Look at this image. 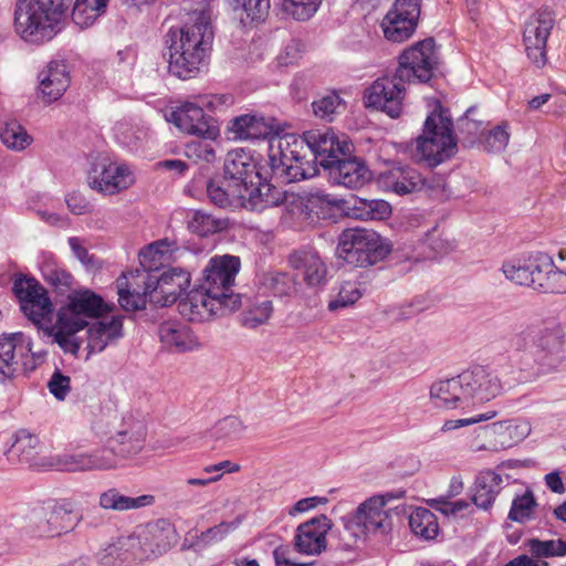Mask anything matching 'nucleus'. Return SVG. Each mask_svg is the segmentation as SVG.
Instances as JSON below:
<instances>
[{
  "label": "nucleus",
  "instance_id": "nucleus-39",
  "mask_svg": "<svg viewBox=\"0 0 566 566\" xmlns=\"http://www.w3.org/2000/svg\"><path fill=\"white\" fill-rule=\"evenodd\" d=\"M245 431L242 420L228 416L217 421L208 431V438L214 442V448L226 447L239 440Z\"/></svg>",
  "mask_w": 566,
  "mask_h": 566
},
{
  "label": "nucleus",
  "instance_id": "nucleus-4",
  "mask_svg": "<svg viewBox=\"0 0 566 566\" xmlns=\"http://www.w3.org/2000/svg\"><path fill=\"white\" fill-rule=\"evenodd\" d=\"M314 148L315 160L328 172L329 179L349 189H357L370 180V171L365 163L352 157L353 145L345 135L332 128L324 133L307 135Z\"/></svg>",
  "mask_w": 566,
  "mask_h": 566
},
{
  "label": "nucleus",
  "instance_id": "nucleus-50",
  "mask_svg": "<svg viewBox=\"0 0 566 566\" xmlns=\"http://www.w3.org/2000/svg\"><path fill=\"white\" fill-rule=\"evenodd\" d=\"M241 523L242 517L238 516L235 517V520L231 522H221L218 525L209 527L208 530L201 532V534L197 536L196 542L192 544V546L206 547L214 543L221 542L231 532L235 531Z\"/></svg>",
  "mask_w": 566,
  "mask_h": 566
},
{
  "label": "nucleus",
  "instance_id": "nucleus-20",
  "mask_svg": "<svg viewBox=\"0 0 566 566\" xmlns=\"http://www.w3.org/2000/svg\"><path fill=\"white\" fill-rule=\"evenodd\" d=\"M171 534V527H163L158 523L138 526L127 537V545L138 557H148L150 554L160 555L170 547Z\"/></svg>",
  "mask_w": 566,
  "mask_h": 566
},
{
  "label": "nucleus",
  "instance_id": "nucleus-64",
  "mask_svg": "<svg viewBox=\"0 0 566 566\" xmlns=\"http://www.w3.org/2000/svg\"><path fill=\"white\" fill-rule=\"evenodd\" d=\"M42 273L44 280L56 289L70 287L72 284V275L62 269L46 266Z\"/></svg>",
  "mask_w": 566,
  "mask_h": 566
},
{
  "label": "nucleus",
  "instance_id": "nucleus-63",
  "mask_svg": "<svg viewBox=\"0 0 566 566\" xmlns=\"http://www.w3.org/2000/svg\"><path fill=\"white\" fill-rule=\"evenodd\" d=\"M235 103L233 95L224 94H203L198 96L196 102H186L182 106H222Z\"/></svg>",
  "mask_w": 566,
  "mask_h": 566
},
{
  "label": "nucleus",
  "instance_id": "nucleus-56",
  "mask_svg": "<svg viewBox=\"0 0 566 566\" xmlns=\"http://www.w3.org/2000/svg\"><path fill=\"white\" fill-rule=\"evenodd\" d=\"M474 109L468 108L463 116L457 120V130L470 144L480 140L485 132L483 122L473 117Z\"/></svg>",
  "mask_w": 566,
  "mask_h": 566
},
{
  "label": "nucleus",
  "instance_id": "nucleus-61",
  "mask_svg": "<svg viewBox=\"0 0 566 566\" xmlns=\"http://www.w3.org/2000/svg\"><path fill=\"white\" fill-rule=\"evenodd\" d=\"M234 9H242L252 21L261 20L270 9V0H234Z\"/></svg>",
  "mask_w": 566,
  "mask_h": 566
},
{
  "label": "nucleus",
  "instance_id": "nucleus-35",
  "mask_svg": "<svg viewBox=\"0 0 566 566\" xmlns=\"http://www.w3.org/2000/svg\"><path fill=\"white\" fill-rule=\"evenodd\" d=\"M503 479L492 470L482 471L478 474L472 502L479 509L488 511L492 507L496 496L502 490Z\"/></svg>",
  "mask_w": 566,
  "mask_h": 566
},
{
  "label": "nucleus",
  "instance_id": "nucleus-5",
  "mask_svg": "<svg viewBox=\"0 0 566 566\" xmlns=\"http://www.w3.org/2000/svg\"><path fill=\"white\" fill-rule=\"evenodd\" d=\"M502 390L497 375L476 365L455 377L440 379L430 387V400L438 408L465 409L471 403L495 398Z\"/></svg>",
  "mask_w": 566,
  "mask_h": 566
},
{
  "label": "nucleus",
  "instance_id": "nucleus-19",
  "mask_svg": "<svg viewBox=\"0 0 566 566\" xmlns=\"http://www.w3.org/2000/svg\"><path fill=\"white\" fill-rule=\"evenodd\" d=\"M113 308V304H108L101 295L86 289L74 291L69 296V304L59 313L71 321L82 322L83 327H87L86 317H101Z\"/></svg>",
  "mask_w": 566,
  "mask_h": 566
},
{
  "label": "nucleus",
  "instance_id": "nucleus-7",
  "mask_svg": "<svg viewBox=\"0 0 566 566\" xmlns=\"http://www.w3.org/2000/svg\"><path fill=\"white\" fill-rule=\"evenodd\" d=\"M72 0H17L13 8V30L25 43L41 45L60 31Z\"/></svg>",
  "mask_w": 566,
  "mask_h": 566
},
{
  "label": "nucleus",
  "instance_id": "nucleus-17",
  "mask_svg": "<svg viewBox=\"0 0 566 566\" xmlns=\"http://www.w3.org/2000/svg\"><path fill=\"white\" fill-rule=\"evenodd\" d=\"M146 437L147 428L144 421L133 417L125 418L120 428L107 440L103 449L113 451L116 468L119 458H132L144 449Z\"/></svg>",
  "mask_w": 566,
  "mask_h": 566
},
{
  "label": "nucleus",
  "instance_id": "nucleus-59",
  "mask_svg": "<svg viewBox=\"0 0 566 566\" xmlns=\"http://www.w3.org/2000/svg\"><path fill=\"white\" fill-rule=\"evenodd\" d=\"M209 138L193 140L188 143L185 148V154L188 158L195 161L212 163L216 158V151Z\"/></svg>",
  "mask_w": 566,
  "mask_h": 566
},
{
  "label": "nucleus",
  "instance_id": "nucleus-41",
  "mask_svg": "<svg viewBox=\"0 0 566 566\" xmlns=\"http://www.w3.org/2000/svg\"><path fill=\"white\" fill-rule=\"evenodd\" d=\"M391 213V206L382 199L357 198L348 216L360 220H384Z\"/></svg>",
  "mask_w": 566,
  "mask_h": 566
},
{
  "label": "nucleus",
  "instance_id": "nucleus-52",
  "mask_svg": "<svg viewBox=\"0 0 566 566\" xmlns=\"http://www.w3.org/2000/svg\"><path fill=\"white\" fill-rule=\"evenodd\" d=\"M528 552L536 558H549L565 556V541L548 539L542 541L538 538H531L525 543Z\"/></svg>",
  "mask_w": 566,
  "mask_h": 566
},
{
  "label": "nucleus",
  "instance_id": "nucleus-10",
  "mask_svg": "<svg viewBox=\"0 0 566 566\" xmlns=\"http://www.w3.org/2000/svg\"><path fill=\"white\" fill-rule=\"evenodd\" d=\"M564 332L562 326L549 327L528 326L517 333L513 339L516 348H533V352L543 360L544 366L556 370L566 359L564 348Z\"/></svg>",
  "mask_w": 566,
  "mask_h": 566
},
{
  "label": "nucleus",
  "instance_id": "nucleus-54",
  "mask_svg": "<svg viewBox=\"0 0 566 566\" xmlns=\"http://www.w3.org/2000/svg\"><path fill=\"white\" fill-rule=\"evenodd\" d=\"M260 284L265 291L275 296H283L290 294L293 289V281L291 276L283 272H266L260 277Z\"/></svg>",
  "mask_w": 566,
  "mask_h": 566
},
{
  "label": "nucleus",
  "instance_id": "nucleus-38",
  "mask_svg": "<svg viewBox=\"0 0 566 566\" xmlns=\"http://www.w3.org/2000/svg\"><path fill=\"white\" fill-rule=\"evenodd\" d=\"M417 24V21L402 13L389 10L381 21V29L388 41L401 43L413 34Z\"/></svg>",
  "mask_w": 566,
  "mask_h": 566
},
{
  "label": "nucleus",
  "instance_id": "nucleus-8",
  "mask_svg": "<svg viewBox=\"0 0 566 566\" xmlns=\"http://www.w3.org/2000/svg\"><path fill=\"white\" fill-rule=\"evenodd\" d=\"M450 108H433L427 116L421 135L416 139L413 159L429 168L451 159L458 151Z\"/></svg>",
  "mask_w": 566,
  "mask_h": 566
},
{
  "label": "nucleus",
  "instance_id": "nucleus-49",
  "mask_svg": "<svg viewBox=\"0 0 566 566\" xmlns=\"http://www.w3.org/2000/svg\"><path fill=\"white\" fill-rule=\"evenodd\" d=\"M272 312L273 305L271 301H255L242 312L241 323L244 327L256 328L269 321Z\"/></svg>",
  "mask_w": 566,
  "mask_h": 566
},
{
  "label": "nucleus",
  "instance_id": "nucleus-47",
  "mask_svg": "<svg viewBox=\"0 0 566 566\" xmlns=\"http://www.w3.org/2000/svg\"><path fill=\"white\" fill-rule=\"evenodd\" d=\"M188 229L200 237H207L221 231L224 222L202 210H193L188 214Z\"/></svg>",
  "mask_w": 566,
  "mask_h": 566
},
{
  "label": "nucleus",
  "instance_id": "nucleus-55",
  "mask_svg": "<svg viewBox=\"0 0 566 566\" xmlns=\"http://www.w3.org/2000/svg\"><path fill=\"white\" fill-rule=\"evenodd\" d=\"M510 126L507 122H502L501 124L491 128L486 134H483V148L489 153H501L509 145L510 140Z\"/></svg>",
  "mask_w": 566,
  "mask_h": 566
},
{
  "label": "nucleus",
  "instance_id": "nucleus-25",
  "mask_svg": "<svg viewBox=\"0 0 566 566\" xmlns=\"http://www.w3.org/2000/svg\"><path fill=\"white\" fill-rule=\"evenodd\" d=\"M38 94L43 103L56 102L71 83L66 64L63 61H50L38 74Z\"/></svg>",
  "mask_w": 566,
  "mask_h": 566
},
{
  "label": "nucleus",
  "instance_id": "nucleus-11",
  "mask_svg": "<svg viewBox=\"0 0 566 566\" xmlns=\"http://www.w3.org/2000/svg\"><path fill=\"white\" fill-rule=\"evenodd\" d=\"M240 268L239 256L223 254L211 258L203 271L202 290H207V293H211L227 303L230 311H235L241 304L240 295L232 292Z\"/></svg>",
  "mask_w": 566,
  "mask_h": 566
},
{
  "label": "nucleus",
  "instance_id": "nucleus-27",
  "mask_svg": "<svg viewBox=\"0 0 566 566\" xmlns=\"http://www.w3.org/2000/svg\"><path fill=\"white\" fill-rule=\"evenodd\" d=\"M254 175L256 176L255 163L249 151L240 148L228 153L223 175L226 180L247 193Z\"/></svg>",
  "mask_w": 566,
  "mask_h": 566
},
{
  "label": "nucleus",
  "instance_id": "nucleus-1",
  "mask_svg": "<svg viewBox=\"0 0 566 566\" xmlns=\"http://www.w3.org/2000/svg\"><path fill=\"white\" fill-rule=\"evenodd\" d=\"M190 285V274L179 268H169L160 273H123L116 280L118 303L124 311L144 310L147 302L170 306L181 300Z\"/></svg>",
  "mask_w": 566,
  "mask_h": 566
},
{
  "label": "nucleus",
  "instance_id": "nucleus-3",
  "mask_svg": "<svg viewBox=\"0 0 566 566\" xmlns=\"http://www.w3.org/2000/svg\"><path fill=\"white\" fill-rule=\"evenodd\" d=\"M168 36L169 72L182 80L195 76L206 65L212 46L214 33L210 14L193 12L190 22L179 30H170Z\"/></svg>",
  "mask_w": 566,
  "mask_h": 566
},
{
  "label": "nucleus",
  "instance_id": "nucleus-18",
  "mask_svg": "<svg viewBox=\"0 0 566 566\" xmlns=\"http://www.w3.org/2000/svg\"><path fill=\"white\" fill-rule=\"evenodd\" d=\"M284 129V123L258 113L237 116L228 124V130L235 140L264 139L271 135H280Z\"/></svg>",
  "mask_w": 566,
  "mask_h": 566
},
{
  "label": "nucleus",
  "instance_id": "nucleus-14",
  "mask_svg": "<svg viewBox=\"0 0 566 566\" xmlns=\"http://www.w3.org/2000/svg\"><path fill=\"white\" fill-rule=\"evenodd\" d=\"M555 24V13L549 7L534 12L525 22L523 41L530 60L537 66L546 63V43Z\"/></svg>",
  "mask_w": 566,
  "mask_h": 566
},
{
  "label": "nucleus",
  "instance_id": "nucleus-28",
  "mask_svg": "<svg viewBox=\"0 0 566 566\" xmlns=\"http://www.w3.org/2000/svg\"><path fill=\"white\" fill-rule=\"evenodd\" d=\"M157 334L163 347L172 353L191 352L200 347L189 326L177 321L160 323Z\"/></svg>",
  "mask_w": 566,
  "mask_h": 566
},
{
  "label": "nucleus",
  "instance_id": "nucleus-13",
  "mask_svg": "<svg viewBox=\"0 0 566 566\" xmlns=\"http://www.w3.org/2000/svg\"><path fill=\"white\" fill-rule=\"evenodd\" d=\"M13 292L25 317L39 328H49L53 304L46 290L34 279H18L13 283Z\"/></svg>",
  "mask_w": 566,
  "mask_h": 566
},
{
  "label": "nucleus",
  "instance_id": "nucleus-48",
  "mask_svg": "<svg viewBox=\"0 0 566 566\" xmlns=\"http://www.w3.org/2000/svg\"><path fill=\"white\" fill-rule=\"evenodd\" d=\"M207 193L209 199L220 208L229 206L232 199L241 200L247 198L245 192L240 190V188H237L224 178L221 185L214 181H210L207 186Z\"/></svg>",
  "mask_w": 566,
  "mask_h": 566
},
{
  "label": "nucleus",
  "instance_id": "nucleus-31",
  "mask_svg": "<svg viewBox=\"0 0 566 566\" xmlns=\"http://www.w3.org/2000/svg\"><path fill=\"white\" fill-rule=\"evenodd\" d=\"M543 252L530 254L524 259H511L502 264V272L511 282L535 291Z\"/></svg>",
  "mask_w": 566,
  "mask_h": 566
},
{
  "label": "nucleus",
  "instance_id": "nucleus-26",
  "mask_svg": "<svg viewBox=\"0 0 566 566\" xmlns=\"http://www.w3.org/2000/svg\"><path fill=\"white\" fill-rule=\"evenodd\" d=\"M81 521V515L69 507L67 504H57L44 518H39L36 528L32 531L34 537H54L73 531Z\"/></svg>",
  "mask_w": 566,
  "mask_h": 566
},
{
  "label": "nucleus",
  "instance_id": "nucleus-30",
  "mask_svg": "<svg viewBox=\"0 0 566 566\" xmlns=\"http://www.w3.org/2000/svg\"><path fill=\"white\" fill-rule=\"evenodd\" d=\"M123 317L102 318L87 328V347L92 353H102L107 346L123 337Z\"/></svg>",
  "mask_w": 566,
  "mask_h": 566
},
{
  "label": "nucleus",
  "instance_id": "nucleus-60",
  "mask_svg": "<svg viewBox=\"0 0 566 566\" xmlns=\"http://www.w3.org/2000/svg\"><path fill=\"white\" fill-rule=\"evenodd\" d=\"M128 548L127 537L120 538L117 543L109 544L105 548L96 553V560L102 566H115L122 560V549Z\"/></svg>",
  "mask_w": 566,
  "mask_h": 566
},
{
  "label": "nucleus",
  "instance_id": "nucleus-16",
  "mask_svg": "<svg viewBox=\"0 0 566 566\" xmlns=\"http://www.w3.org/2000/svg\"><path fill=\"white\" fill-rule=\"evenodd\" d=\"M49 464L60 471H103L115 468L112 450L98 449L93 452H63L50 458Z\"/></svg>",
  "mask_w": 566,
  "mask_h": 566
},
{
  "label": "nucleus",
  "instance_id": "nucleus-62",
  "mask_svg": "<svg viewBox=\"0 0 566 566\" xmlns=\"http://www.w3.org/2000/svg\"><path fill=\"white\" fill-rule=\"evenodd\" d=\"M48 388L57 400L62 401L71 390V378L56 370L51 376Z\"/></svg>",
  "mask_w": 566,
  "mask_h": 566
},
{
  "label": "nucleus",
  "instance_id": "nucleus-24",
  "mask_svg": "<svg viewBox=\"0 0 566 566\" xmlns=\"http://www.w3.org/2000/svg\"><path fill=\"white\" fill-rule=\"evenodd\" d=\"M164 116L180 132L203 138L218 136L219 130L213 118L206 115L203 108H171L170 113H165Z\"/></svg>",
  "mask_w": 566,
  "mask_h": 566
},
{
  "label": "nucleus",
  "instance_id": "nucleus-23",
  "mask_svg": "<svg viewBox=\"0 0 566 566\" xmlns=\"http://www.w3.org/2000/svg\"><path fill=\"white\" fill-rule=\"evenodd\" d=\"M179 313L189 321H202L212 315H226L232 311L228 310L227 303L207 290L191 291L185 298L178 302Z\"/></svg>",
  "mask_w": 566,
  "mask_h": 566
},
{
  "label": "nucleus",
  "instance_id": "nucleus-57",
  "mask_svg": "<svg viewBox=\"0 0 566 566\" xmlns=\"http://www.w3.org/2000/svg\"><path fill=\"white\" fill-rule=\"evenodd\" d=\"M495 430L502 432L503 439L510 441L511 446L524 440L531 433V423L527 420H510L497 422Z\"/></svg>",
  "mask_w": 566,
  "mask_h": 566
},
{
  "label": "nucleus",
  "instance_id": "nucleus-37",
  "mask_svg": "<svg viewBox=\"0 0 566 566\" xmlns=\"http://www.w3.org/2000/svg\"><path fill=\"white\" fill-rule=\"evenodd\" d=\"M154 503L153 495H140L136 497L122 494L117 489L112 488L101 493L98 504L104 510L124 512L145 507Z\"/></svg>",
  "mask_w": 566,
  "mask_h": 566
},
{
  "label": "nucleus",
  "instance_id": "nucleus-15",
  "mask_svg": "<svg viewBox=\"0 0 566 566\" xmlns=\"http://www.w3.org/2000/svg\"><path fill=\"white\" fill-rule=\"evenodd\" d=\"M345 527H356L360 533H388L392 527L391 510L382 505L374 495L360 503L355 512L344 517Z\"/></svg>",
  "mask_w": 566,
  "mask_h": 566
},
{
  "label": "nucleus",
  "instance_id": "nucleus-44",
  "mask_svg": "<svg viewBox=\"0 0 566 566\" xmlns=\"http://www.w3.org/2000/svg\"><path fill=\"white\" fill-rule=\"evenodd\" d=\"M497 422L481 427L474 440L471 442V450L499 452L511 447L510 441L503 439L502 432L495 430Z\"/></svg>",
  "mask_w": 566,
  "mask_h": 566
},
{
  "label": "nucleus",
  "instance_id": "nucleus-29",
  "mask_svg": "<svg viewBox=\"0 0 566 566\" xmlns=\"http://www.w3.org/2000/svg\"><path fill=\"white\" fill-rule=\"evenodd\" d=\"M179 252L176 241L169 239L157 240L140 250L138 258L140 269L134 272L159 273V270L175 260Z\"/></svg>",
  "mask_w": 566,
  "mask_h": 566
},
{
  "label": "nucleus",
  "instance_id": "nucleus-40",
  "mask_svg": "<svg viewBox=\"0 0 566 566\" xmlns=\"http://www.w3.org/2000/svg\"><path fill=\"white\" fill-rule=\"evenodd\" d=\"M244 206L251 210L262 211L270 207L277 206L282 200V193L270 184H260L258 187L249 185L247 198L242 199Z\"/></svg>",
  "mask_w": 566,
  "mask_h": 566
},
{
  "label": "nucleus",
  "instance_id": "nucleus-32",
  "mask_svg": "<svg viewBox=\"0 0 566 566\" xmlns=\"http://www.w3.org/2000/svg\"><path fill=\"white\" fill-rule=\"evenodd\" d=\"M382 184L388 190L400 196L420 191L428 187L427 180L409 166L391 168L382 175Z\"/></svg>",
  "mask_w": 566,
  "mask_h": 566
},
{
  "label": "nucleus",
  "instance_id": "nucleus-9",
  "mask_svg": "<svg viewBox=\"0 0 566 566\" xmlns=\"http://www.w3.org/2000/svg\"><path fill=\"white\" fill-rule=\"evenodd\" d=\"M337 252L347 263L366 268L384 260L389 253V248L377 232L354 229L343 232Z\"/></svg>",
  "mask_w": 566,
  "mask_h": 566
},
{
  "label": "nucleus",
  "instance_id": "nucleus-43",
  "mask_svg": "<svg viewBox=\"0 0 566 566\" xmlns=\"http://www.w3.org/2000/svg\"><path fill=\"white\" fill-rule=\"evenodd\" d=\"M109 0H75L72 10L73 22L82 29L88 28L106 12Z\"/></svg>",
  "mask_w": 566,
  "mask_h": 566
},
{
  "label": "nucleus",
  "instance_id": "nucleus-33",
  "mask_svg": "<svg viewBox=\"0 0 566 566\" xmlns=\"http://www.w3.org/2000/svg\"><path fill=\"white\" fill-rule=\"evenodd\" d=\"M30 350V342H25L22 333H14L0 338V384L11 381L18 373L17 352Z\"/></svg>",
  "mask_w": 566,
  "mask_h": 566
},
{
  "label": "nucleus",
  "instance_id": "nucleus-46",
  "mask_svg": "<svg viewBox=\"0 0 566 566\" xmlns=\"http://www.w3.org/2000/svg\"><path fill=\"white\" fill-rule=\"evenodd\" d=\"M0 140L7 148L22 151L33 139L19 122L12 119L0 124Z\"/></svg>",
  "mask_w": 566,
  "mask_h": 566
},
{
  "label": "nucleus",
  "instance_id": "nucleus-51",
  "mask_svg": "<svg viewBox=\"0 0 566 566\" xmlns=\"http://www.w3.org/2000/svg\"><path fill=\"white\" fill-rule=\"evenodd\" d=\"M537 503L531 491H526L522 495H517L513 499L512 505L509 512V520L521 524L527 523L533 518L535 507Z\"/></svg>",
  "mask_w": 566,
  "mask_h": 566
},
{
  "label": "nucleus",
  "instance_id": "nucleus-12",
  "mask_svg": "<svg viewBox=\"0 0 566 566\" xmlns=\"http://www.w3.org/2000/svg\"><path fill=\"white\" fill-rule=\"evenodd\" d=\"M135 181V174L129 165L108 158L93 163L87 172L90 188L105 196L117 195L130 188Z\"/></svg>",
  "mask_w": 566,
  "mask_h": 566
},
{
  "label": "nucleus",
  "instance_id": "nucleus-6",
  "mask_svg": "<svg viewBox=\"0 0 566 566\" xmlns=\"http://www.w3.org/2000/svg\"><path fill=\"white\" fill-rule=\"evenodd\" d=\"M325 129H311L302 136L285 134L276 135L269 144V165L273 175L284 182L308 179L318 174L314 148L307 135L324 133Z\"/></svg>",
  "mask_w": 566,
  "mask_h": 566
},
{
  "label": "nucleus",
  "instance_id": "nucleus-53",
  "mask_svg": "<svg viewBox=\"0 0 566 566\" xmlns=\"http://www.w3.org/2000/svg\"><path fill=\"white\" fill-rule=\"evenodd\" d=\"M282 11L297 21L311 19L318 10L322 0H280Z\"/></svg>",
  "mask_w": 566,
  "mask_h": 566
},
{
  "label": "nucleus",
  "instance_id": "nucleus-2",
  "mask_svg": "<svg viewBox=\"0 0 566 566\" xmlns=\"http://www.w3.org/2000/svg\"><path fill=\"white\" fill-rule=\"evenodd\" d=\"M439 65V54L432 38H427L406 49L399 57V66L394 77L377 78L364 94V106H386L400 104L405 96L401 82L426 83Z\"/></svg>",
  "mask_w": 566,
  "mask_h": 566
},
{
  "label": "nucleus",
  "instance_id": "nucleus-22",
  "mask_svg": "<svg viewBox=\"0 0 566 566\" xmlns=\"http://www.w3.org/2000/svg\"><path fill=\"white\" fill-rule=\"evenodd\" d=\"M331 528L332 522L324 514L300 524L294 536L295 551L307 556L319 555L326 548V534Z\"/></svg>",
  "mask_w": 566,
  "mask_h": 566
},
{
  "label": "nucleus",
  "instance_id": "nucleus-58",
  "mask_svg": "<svg viewBox=\"0 0 566 566\" xmlns=\"http://www.w3.org/2000/svg\"><path fill=\"white\" fill-rule=\"evenodd\" d=\"M365 291L366 287H361V285L356 282H344L340 285L337 297L329 302L328 307L331 311H335L352 305L361 297Z\"/></svg>",
  "mask_w": 566,
  "mask_h": 566
},
{
  "label": "nucleus",
  "instance_id": "nucleus-42",
  "mask_svg": "<svg viewBox=\"0 0 566 566\" xmlns=\"http://www.w3.org/2000/svg\"><path fill=\"white\" fill-rule=\"evenodd\" d=\"M83 323L71 321L70 318L57 313L56 324L51 327L50 335L59 346L65 352L75 353L78 345L74 339V334L84 329Z\"/></svg>",
  "mask_w": 566,
  "mask_h": 566
},
{
  "label": "nucleus",
  "instance_id": "nucleus-21",
  "mask_svg": "<svg viewBox=\"0 0 566 566\" xmlns=\"http://www.w3.org/2000/svg\"><path fill=\"white\" fill-rule=\"evenodd\" d=\"M509 370L504 366L502 373L509 376L511 384H527L536 381L541 376L554 371L544 366L543 360L533 352V348H516L509 357Z\"/></svg>",
  "mask_w": 566,
  "mask_h": 566
},
{
  "label": "nucleus",
  "instance_id": "nucleus-34",
  "mask_svg": "<svg viewBox=\"0 0 566 566\" xmlns=\"http://www.w3.org/2000/svg\"><path fill=\"white\" fill-rule=\"evenodd\" d=\"M291 266L303 275L308 285L321 284L326 276V268L316 251L303 249L290 256Z\"/></svg>",
  "mask_w": 566,
  "mask_h": 566
},
{
  "label": "nucleus",
  "instance_id": "nucleus-45",
  "mask_svg": "<svg viewBox=\"0 0 566 566\" xmlns=\"http://www.w3.org/2000/svg\"><path fill=\"white\" fill-rule=\"evenodd\" d=\"M409 526L416 536L426 541L436 538L439 533L437 516L424 507H418L410 514Z\"/></svg>",
  "mask_w": 566,
  "mask_h": 566
},
{
  "label": "nucleus",
  "instance_id": "nucleus-36",
  "mask_svg": "<svg viewBox=\"0 0 566 566\" xmlns=\"http://www.w3.org/2000/svg\"><path fill=\"white\" fill-rule=\"evenodd\" d=\"M535 291L539 293L565 294L566 271L559 270L552 256L543 252Z\"/></svg>",
  "mask_w": 566,
  "mask_h": 566
}]
</instances>
